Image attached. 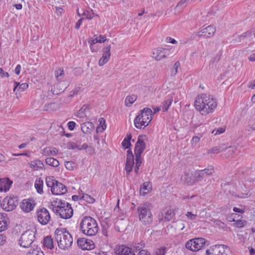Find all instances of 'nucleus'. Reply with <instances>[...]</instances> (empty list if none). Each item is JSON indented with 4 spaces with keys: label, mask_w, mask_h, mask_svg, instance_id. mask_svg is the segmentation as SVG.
Instances as JSON below:
<instances>
[{
    "label": "nucleus",
    "mask_w": 255,
    "mask_h": 255,
    "mask_svg": "<svg viewBox=\"0 0 255 255\" xmlns=\"http://www.w3.org/2000/svg\"><path fill=\"white\" fill-rule=\"evenodd\" d=\"M195 107L202 115H207L211 113L217 106L216 99L213 96L207 94H202L196 99Z\"/></svg>",
    "instance_id": "1"
},
{
    "label": "nucleus",
    "mask_w": 255,
    "mask_h": 255,
    "mask_svg": "<svg viewBox=\"0 0 255 255\" xmlns=\"http://www.w3.org/2000/svg\"><path fill=\"white\" fill-rule=\"evenodd\" d=\"M80 227L81 231L88 236H95L99 231L97 221L90 216H85L82 219Z\"/></svg>",
    "instance_id": "2"
},
{
    "label": "nucleus",
    "mask_w": 255,
    "mask_h": 255,
    "mask_svg": "<svg viewBox=\"0 0 255 255\" xmlns=\"http://www.w3.org/2000/svg\"><path fill=\"white\" fill-rule=\"evenodd\" d=\"M55 240L59 248L66 250L70 248L73 243V238L65 228L57 229L55 231Z\"/></svg>",
    "instance_id": "3"
},
{
    "label": "nucleus",
    "mask_w": 255,
    "mask_h": 255,
    "mask_svg": "<svg viewBox=\"0 0 255 255\" xmlns=\"http://www.w3.org/2000/svg\"><path fill=\"white\" fill-rule=\"evenodd\" d=\"M153 112L148 108H145L140 111V113L134 120V126L138 129L144 128L151 122L152 119Z\"/></svg>",
    "instance_id": "4"
},
{
    "label": "nucleus",
    "mask_w": 255,
    "mask_h": 255,
    "mask_svg": "<svg viewBox=\"0 0 255 255\" xmlns=\"http://www.w3.org/2000/svg\"><path fill=\"white\" fill-rule=\"evenodd\" d=\"M146 137L145 135H139L138 137L137 141L135 145L134 154L135 156V163L134 167L135 173L137 174L139 168L142 163L141 154L142 153L146 147V144L144 142V138Z\"/></svg>",
    "instance_id": "5"
},
{
    "label": "nucleus",
    "mask_w": 255,
    "mask_h": 255,
    "mask_svg": "<svg viewBox=\"0 0 255 255\" xmlns=\"http://www.w3.org/2000/svg\"><path fill=\"white\" fill-rule=\"evenodd\" d=\"M35 229L27 230L22 234L19 240V245L23 248H28L35 239Z\"/></svg>",
    "instance_id": "6"
},
{
    "label": "nucleus",
    "mask_w": 255,
    "mask_h": 255,
    "mask_svg": "<svg viewBox=\"0 0 255 255\" xmlns=\"http://www.w3.org/2000/svg\"><path fill=\"white\" fill-rule=\"evenodd\" d=\"M140 221L144 224L147 225L152 221L151 213L146 204L140 205L137 209Z\"/></svg>",
    "instance_id": "7"
},
{
    "label": "nucleus",
    "mask_w": 255,
    "mask_h": 255,
    "mask_svg": "<svg viewBox=\"0 0 255 255\" xmlns=\"http://www.w3.org/2000/svg\"><path fill=\"white\" fill-rule=\"evenodd\" d=\"M36 217L38 222L42 225L48 224L51 219L49 211L44 207L37 210Z\"/></svg>",
    "instance_id": "8"
},
{
    "label": "nucleus",
    "mask_w": 255,
    "mask_h": 255,
    "mask_svg": "<svg viewBox=\"0 0 255 255\" xmlns=\"http://www.w3.org/2000/svg\"><path fill=\"white\" fill-rule=\"evenodd\" d=\"M214 172V168L212 165L208 166L206 168L202 170H197L194 173V177L196 181H201L208 176L212 175Z\"/></svg>",
    "instance_id": "9"
},
{
    "label": "nucleus",
    "mask_w": 255,
    "mask_h": 255,
    "mask_svg": "<svg viewBox=\"0 0 255 255\" xmlns=\"http://www.w3.org/2000/svg\"><path fill=\"white\" fill-rule=\"evenodd\" d=\"M73 210L69 203L62 208L59 209L57 213H55L56 215H59L60 217L64 219H70L73 215Z\"/></svg>",
    "instance_id": "10"
},
{
    "label": "nucleus",
    "mask_w": 255,
    "mask_h": 255,
    "mask_svg": "<svg viewBox=\"0 0 255 255\" xmlns=\"http://www.w3.org/2000/svg\"><path fill=\"white\" fill-rule=\"evenodd\" d=\"M170 55V50L168 49L157 48L153 50L152 57L157 61H160Z\"/></svg>",
    "instance_id": "11"
},
{
    "label": "nucleus",
    "mask_w": 255,
    "mask_h": 255,
    "mask_svg": "<svg viewBox=\"0 0 255 255\" xmlns=\"http://www.w3.org/2000/svg\"><path fill=\"white\" fill-rule=\"evenodd\" d=\"M77 244L83 250H91L95 248L93 241L85 238L78 239Z\"/></svg>",
    "instance_id": "12"
},
{
    "label": "nucleus",
    "mask_w": 255,
    "mask_h": 255,
    "mask_svg": "<svg viewBox=\"0 0 255 255\" xmlns=\"http://www.w3.org/2000/svg\"><path fill=\"white\" fill-rule=\"evenodd\" d=\"M134 164V155L131 150L129 149L127 151L125 164V170L127 174H129L132 170Z\"/></svg>",
    "instance_id": "13"
},
{
    "label": "nucleus",
    "mask_w": 255,
    "mask_h": 255,
    "mask_svg": "<svg viewBox=\"0 0 255 255\" xmlns=\"http://www.w3.org/2000/svg\"><path fill=\"white\" fill-rule=\"evenodd\" d=\"M35 206L34 201L30 199H23L20 204V207L21 210L26 213H28L32 211Z\"/></svg>",
    "instance_id": "14"
},
{
    "label": "nucleus",
    "mask_w": 255,
    "mask_h": 255,
    "mask_svg": "<svg viewBox=\"0 0 255 255\" xmlns=\"http://www.w3.org/2000/svg\"><path fill=\"white\" fill-rule=\"evenodd\" d=\"M175 214L173 210L170 208H165L163 210L159 215V221H170L174 216Z\"/></svg>",
    "instance_id": "15"
},
{
    "label": "nucleus",
    "mask_w": 255,
    "mask_h": 255,
    "mask_svg": "<svg viewBox=\"0 0 255 255\" xmlns=\"http://www.w3.org/2000/svg\"><path fill=\"white\" fill-rule=\"evenodd\" d=\"M111 45H109L105 46L102 50L103 54L102 57L99 61V65L100 66H103L106 64L110 59L111 56Z\"/></svg>",
    "instance_id": "16"
},
{
    "label": "nucleus",
    "mask_w": 255,
    "mask_h": 255,
    "mask_svg": "<svg viewBox=\"0 0 255 255\" xmlns=\"http://www.w3.org/2000/svg\"><path fill=\"white\" fill-rule=\"evenodd\" d=\"M117 255H135L130 248L125 245H119L115 249Z\"/></svg>",
    "instance_id": "17"
},
{
    "label": "nucleus",
    "mask_w": 255,
    "mask_h": 255,
    "mask_svg": "<svg viewBox=\"0 0 255 255\" xmlns=\"http://www.w3.org/2000/svg\"><path fill=\"white\" fill-rule=\"evenodd\" d=\"M215 32L216 28L212 25H209L199 31L197 33V35L199 37L203 36L207 37H210L214 35Z\"/></svg>",
    "instance_id": "18"
},
{
    "label": "nucleus",
    "mask_w": 255,
    "mask_h": 255,
    "mask_svg": "<svg viewBox=\"0 0 255 255\" xmlns=\"http://www.w3.org/2000/svg\"><path fill=\"white\" fill-rule=\"evenodd\" d=\"M193 246L194 251H197L204 248L205 246L209 245V242L206 241L204 238H198L193 239Z\"/></svg>",
    "instance_id": "19"
},
{
    "label": "nucleus",
    "mask_w": 255,
    "mask_h": 255,
    "mask_svg": "<svg viewBox=\"0 0 255 255\" xmlns=\"http://www.w3.org/2000/svg\"><path fill=\"white\" fill-rule=\"evenodd\" d=\"M51 191L53 194L62 195L67 192V189L65 185L57 181Z\"/></svg>",
    "instance_id": "20"
},
{
    "label": "nucleus",
    "mask_w": 255,
    "mask_h": 255,
    "mask_svg": "<svg viewBox=\"0 0 255 255\" xmlns=\"http://www.w3.org/2000/svg\"><path fill=\"white\" fill-rule=\"evenodd\" d=\"M67 203L60 199L57 198L51 202V207L53 212L55 213L58 212L59 209L65 207Z\"/></svg>",
    "instance_id": "21"
},
{
    "label": "nucleus",
    "mask_w": 255,
    "mask_h": 255,
    "mask_svg": "<svg viewBox=\"0 0 255 255\" xmlns=\"http://www.w3.org/2000/svg\"><path fill=\"white\" fill-rule=\"evenodd\" d=\"M3 202L7 203V211H11L14 210L17 204L16 197H6L3 199Z\"/></svg>",
    "instance_id": "22"
},
{
    "label": "nucleus",
    "mask_w": 255,
    "mask_h": 255,
    "mask_svg": "<svg viewBox=\"0 0 255 255\" xmlns=\"http://www.w3.org/2000/svg\"><path fill=\"white\" fill-rule=\"evenodd\" d=\"M12 183L8 178L0 179V191L6 192L9 190V188Z\"/></svg>",
    "instance_id": "23"
},
{
    "label": "nucleus",
    "mask_w": 255,
    "mask_h": 255,
    "mask_svg": "<svg viewBox=\"0 0 255 255\" xmlns=\"http://www.w3.org/2000/svg\"><path fill=\"white\" fill-rule=\"evenodd\" d=\"M182 180L188 185H191L196 181V179L194 177V174H192L189 172L184 173V175L182 177Z\"/></svg>",
    "instance_id": "24"
},
{
    "label": "nucleus",
    "mask_w": 255,
    "mask_h": 255,
    "mask_svg": "<svg viewBox=\"0 0 255 255\" xmlns=\"http://www.w3.org/2000/svg\"><path fill=\"white\" fill-rule=\"evenodd\" d=\"M6 214L0 213V232L5 231L7 227Z\"/></svg>",
    "instance_id": "25"
},
{
    "label": "nucleus",
    "mask_w": 255,
    "mask_h": 255,
    "mask_svg": "<svg viewBox=\"0 0 255 255\" xmlns=\"http://www.w3.org/2000/svg\"><path fill=\"white\" fill-rule=\"evenodd\" d=\"M67 87L66 85H63L62 83L58 82L54 85V88L52 89L51 91L54 95H58L63 92Z\"/></svg>",
    "instance_id": "26"
},
{
    "label": "nucleus",
    "mask_w": 255,
    "mask_h": 255,
    "mask_svg": "<svg viewBox=\"0 0 255 255\" xmlns=\"http://www.w3.org/2000/svg\"><path fill=\"white\" fill-rule=\"evenodd\" d=\"M127 225V221L124 218H121L116 221L115 228L119 232H123L126 229Z\"/></svg>",
    "instance_id": "27"
},
{
    "label": "nucleus",
    "mask_w": 255,
    "mask_h": 255,
    "mask_svg": "<svg viewBox=\"0 0 255 255\" xmlns=\"http://www.w3.org/2000/svg\"><path fill=\"white\" fill-rule=\"evenodd\" d=\"M173 101L172 97L171 95H168L162 103L161 106L162 112H165L168 111L170 106Z\"/></svg>",
    "instance_id": "28"
},
{
    "label": "nucleus",
    "mask_w": 255,
    "mask_h": 255,
    "mask_svg": "<svg viewBox=\"0 0 255 255\" xmlns=\"http://www.w3.org/2000/svg\"><path fill=\"white\" fill-rule=\"evenodd\" d=\"M94 128V125L91 122H86L81 125V130L83 133L88 134L91 133Z\"/></svg>",
    "instance_id": "29"
},
{
    "label": "nucleus",
    "mask_w": 255,
    "mask_h": 255,
    "mask_svg": "<svg viewBox=\"0 0 255 255\" xmlns=\"http://www.w3.org/2000/svg\"><path fill=\"white\" fill-rule=\"evenodd\" d=\"M60 108L59 104L56 103H51L46 104L44 107V111L53 112L58 110Z\"/></svg>",
    "instance_id": "30"
},
{
    "label": "nucleus",
    "mask_w": 255,
    "mask_h": 255,
    "mask_svg": "<svg viewBox=\"0 0 255 255\" xmlns=\"http://www.w3.org/2000/svg\"><path fill=\"white\" fill-rule=\"evenodd\" d=\"M41 153L45 156H49L50 155H56L58 153V150L55 147H46L42 150Z\"/></svg>",
    "instance_id": "31"
},
{
    "label": "nucleus",
    "mask_w": 255,
    "mask_h": 255,
    "mask_svg": "<svg viewBox=\"0 0 255 255\" xmlns=\"http://www.w3.org/2000/svg\"><path fill=\"white\" fill-rule=\"evenodd\" d=\"M171 227L174 228L175 231H182L185 228L184 221L178 220L174 222L171 225Z\"/></svg>",
    "instance_id": "32"
},
{
    "label": "nucleus",
    "mask_w": 255,
    "mask_h": 255,
    "mask_svg": "<svg viewBox=\"0 0 255 255\" xmlns=\"http://www.w3.org/2000/svg\"><path fill=\"white\" fill-rule=\"evenodd\" d=\"M44 247L48 249H52L53 248V241L51 236H47L45 237L43 241Z\"/></svg>",
    "instance_id": "33"
},
{
    "label": "nucleus",
    "mask_w": 255,
    "mask_h": 255,
    "mask_svg": "<svg viewBox=\"0 0 255 255\" xmlns=\"http://www.w3.org/2000/svg\"><path fill=\"white\" fill-rule=\"evenodd\" d=\"M57 181L53 176L47 177L46 178V184L48 187L51 188V189H53Z\"/></svg>",
    "instance_id": "34"
},
{
    "label": "nucleus",
    "mask_w": 255,
    "mask_h": 255,
    "mask_svg": "<svg viewBox=\"0 0 255 255\" xmlns=\"http://www.w3.org/2000/svg\"><path fill=\"white\" fill-rule=\"evenodd\" d=\"M29 165L31 167L37 168L39 169H42L44 166L42 162L38 159L31 161L29 163Z\"/></svg>",
    "instance_id": "35"
},
{
    "label": "nucleus",
    "mask_w": 255,
    "mask_h": 255,
    "mask_svg": "<svg viewBox=\"0 0 255 255\" xmlns=\"http://www.w3.org/2000/svg\"><path fill=\"white\" fill-rule=\"evenodd\" d=\"M100 125L97 128V132H103L106 128V120L103 118L99 119Z\"/></svg>",
    "instance_id": "36"
},
{
    "label": "nucleus",
    "mask_w": 255,
    "mask_h": 255,
    "mask_svg": "<svg viewBox=\"0 0 255 255\" xmlns=\"http://www.w3.org/2000/svg\"><path fill=\"white\" fill-rule=\"evenodd\" d=\"M45 162L47 164L53 167H57L59 165V161L55 158L49 157L45 159Z\"/></svg>",
    "instance_id": "37"
},
{
    "label": "nucleus",
    "mask_w": 255,
    "mask_h": 255,
    "mask_svg": "<svg viewBox=\"0 0 255 255\" xmlns=\"http://www.w3.org/2000/svg\"><path fill=\"white\" fill-rule=\"evenodd\" d=\"M89 109V106L87 105H84L83 107L79 110L76 116L79 118H83L85 116V112L86 111Z\"/></svg>",
    "instance_id": "38"
},
{
    "label": "nucleus",
    "mask_w": 255,
    "mask_h": 255,
    "mask_svg": "<svg viewBox=\"0 0 255 255\" xmlns=\"http://www.w3.org/2000/svg\"><path fill=\"white\" fill-rule=\"evenodd\" d=\"M131 138V134H127V136L125 138L123 141L122 144V145L125 147V149H128L131 146L130 140Z\"/></svg>",
    "instance_id": "39"
},
{
    "label": "nucleus",
    "mask_w": 255,
    "mask_h": 255,
    "mask_svg": "<svg viewBox=\"0 0 255 255\" xmlns=\"http://www.w3.org/2000/svg\"><path fill=\"white\" fill-rule=\"evenodd\" d=\"M136 100V96L134 95L127 97L125 100V105L127 107H130Z\"/></svg>",
    "instance_id": "40"
},
{
    "label": "nucleus",
    "mask_w": 255,
    "mask_h": 255,
    "mask_svg": "<svg viewBox=\"0 0 255 255\" xmlns=\"http://www.w3.org/2000/svg\"><path fill=\"white\" fill-rule=\"evenodd\" d=\"M55 77L57 81H60L64 76V72L63 68H59L55 71Z\"/></svg>",
    "instance_id": "41"
},
{
    "label": "nucleus",
    "mask_w": 255,
    "mask_h": 255,
    "mask_svg": "<svg viewBox=\"0 0 255 255\" xmlns=\"http://www.w3.org/2000/svg\"><path fill=\"white\" fill-rule=\"evenodd\" d=\"M43 182L42 180L36 181L35 183V187L36 189L37 192L39 194L43 193Z\"/></svg>",
    "instance_id": "42"
},
{
    "label": "nucleus",
    "mask_w": 255,
    "mask_h": 255,
    "mask_svg": "<svg viewBox=\"0 0 255 255\" xmlns=\"http://www.w3.org/2000/svg\"><path fill=\"white\" fill-rule=\"evenodd\" d=\"M251 35H252V32L250 31H247L240 35H238L237 36L238 39H236L235 40L238 42H241L242 39L245 38L247 37L250 36Z\"/></svg>",
    "instance_id": "43"
},
{
    "label": "nucleus",
    "mask_w": 255,
    "mask_h": 255,
    "mask_svg": "<svg viewBox=\"0 0 255 255\" xmlns=\"http://www.w3.org/2000/svg\"><path fill=\"white\" fill-rule=\"evenodd\" d=\"M247 223V222L245 220L240 219L237 220L234 224V226L237 228H242L244 227Z\"/></svg>",
    "instance_id": "44"
},
{
    "label": "nucleus",
    "mask_w": 255,
    "mask_h": 255,
    "mask_svg": "<svg viewBox=\"0 0 255 255\" xmlns=\"http://www.w3.org/2000/svg\"><path fill=\"white\" fill-rule=\"evenodd\" d=\"M150 189L149 183L144 182L142 184V186L140 189V190H142L143 194H146L149 191Z\"/></svg>",
    "instance_id": "45"
},
{
    "label": "nucleus",
    "mask_w": 255,
    "mask_h": 255,
    "mask_svg": "<svg viewBox=\"0 0 255 255\" xmlns=\"http://www.w3.org/2000/svg\"><path fill=\"white\" fill-rule=\"evenodd\" d=\"M82 198L83 200L89 203H92L95 201L94 198L87 194H83Z\"/></svg>",
    "instance_id": "46"
},
{
    "label": "nucleus",
    "mask_w": 255,
    "mask_h": 255,
    "mask_svg": "<svg viewBox=\"0 0 255 255\" xmlns=\"http://www.w3.org/2000/svg\"><path fill=\"white\" fill-rule=\"evenodd\" d=\"M194 243H193V239L190 240L185 244V247L188 250H189L191 251L192 252H196V251H194L193 250L194 246H193Z\"/></svg>",
    "instance_id": "47"
},
{
    "label": "nucleus",
    "mask_w": 255,
    "mask_h": 255,
    "mask_svg": "<svg viewBox=\"0 0 255 255\" xmlns=\"http://www.w3.org/2000/svg\"><path fill=\"white\" fill-rule=\"evenodd\" d=\"M26 255H44L43 253L41 251H39L37 250H30L27 253Z\"/></svg>",
    "instance_id": "48"
},
{
    "label": "nucleus",
    "mask_w": 255,
    "mask_h": 255,
    "mask_svg": "<svg viewBox=\"0 0 255 255\" xmlns=\"http://www.w3.org/2000/svg\"><path fill=\"white\" fill-rule=\"evenodd\" d=\"M74 163L71 161H66L65 163V166L66 169L69 170H72L73 169Z\"/></svg>",
    "instance_id": "49"
},
{
    "label": "nucleus",
    "mask_w": 255,
    "mask_h": 255,
    "mask_svg": "<svg viewBox=\"0 0 255 255\" xmlns=\"http://www.w3.org/2000/svg\"><path fill=\"white\" fill-rule=\"evenodd\" d=\"M68 148L71 149H78L79 150L80 145L74 143V142H70L68 145Z\"/></svg>",
    "instance_id": "50"
},
{
    "label": "nucleus",
    "mask_w": 255,
    "mask_h": 255,
    "mask_svg": "<svg viewBox=\"0 0 255 255\" xmlns=\"http://www.w3.org/2000/svg\"><path fill=\"white\" fill-rule=\"evenodd\" d=\"M220 152V148H218L217 146L214 147L208 150L207 153L208 154H214V153H218Z\"/></svg>",
    "instance_id": "51"
},
{
    "label": "nucleus",
    "mask_w": 255,
    "mask_h": 255,
    "mask_svg": "<svg viewBox=\"0 0 255 255\" xmlns=\"http://www.w3.org/2000/svg\"><path fill=\"white\" fill-rule=\"evenodd\" d=\"M225 131V128H221L216 130L214 129L212 131V133H214L215 135L219 134L224 132Z\"/></svg>",
    "instance_id": "52"
},
{
    "label": "nucleus",
    "mask_w": 255,
    "mask_h": 255,
    "mask_svg": "<svg viewBox=\"0 0 255 255\" xmlns=\"http://www.w3.org/2000/svg\"><path fill=\"white\" fill-rule=\"evenodd\" d=\"M186 216L188 218V219L191 220H194L196 219L197 216L196 214H193L191 212H187Z\"/></svg>",
    "instance_id": "53"
},
{
    "label": "nucleus",
    "mask_w": 255,
    "mask_h": 255,
    "mask_svg": "<svg viewBox=\"0 0 255 255\" xmlns=\"http://www.w3.org/2000/svg\"><path fill=\"white\" fill-rule=\"evenodd\" d=\"M180 63L179 62H176L174 64L173 69H172V73H174V74L175 75L178 72V68L180 66Z\"/></svg>",
    "instance_id": "54"
},
{
    "label": "nucleus",
    "mask_w": 255,
    "mask_h": 255,
    "mask_svg": "<svg viewBox=\"0 0 255 255\" xmlns=\"http://www.w3.org/2000/svg\"><path fill=\"white\" fill-rule=\"evenodd\" d=\"M28 87V85L27 83H22L19 85L18 91H20V92L23 91L24 90L26 89Z\"/></svg>",
    "instance_id": "55"
},
{
    "label": "nucleus",
    "mask_w": 255,
    "mask_h": 255,
    "mask_svg": "<svg viewBox=\"0 0 255 255\" xmlns=\"http://www.w3.org/2000/svg\"><path fill=\"white\" fill-rule=\"evenodd\" d=\"M240 217L239 214L236 213H233L231 215V216L229 217V221L230 222H235L236 220H235V218L236 217Z\"/></svg>",
    "instance_id": "56"
},
{
    "label": "nucleus",
    "mask_w": 255,
    "mask_h": 255,
    "mask_svg": "<svg viewBox=\"0 0 255 255\" xmlns=\"http://www.w3.org/2000/svg\"><path fill=\"white\" fill-rule=\"evenodd\" d=\"M68 127L70 130H73L75 127L76 123L74 122L70 121L68 123Z\"/></svg>",
    "instance_id": "57"
},
{
    "label": "nucleus",
    "mask_w": 255,
    "mask_h": 255,
    "mask_svg": "<svg viewBox=\"0 0 255 255\" xmlns=\"http://www.w3.org/2000/svg\"><path fill=\"white\" fill-rule=\"evenodd\" d=\"M88 42H89V44H90V45L92 46L93 45L95 44V43L99 42L98 38V37H96L95 38H91L90 39H89Z\"/></svg>",
    "instance_id": "58"
},
{
    "label": "nucleus",
    "mask_w": 255,
    "mask_h": 255,
    "mask_svg": "<svg viewBox=\"0 0 255 255\" xmlns=\"http://www.w3.org/2000/svg\"><path fill=\"white\" fill-rule=\"evenodd\" d=\"M6 239L5 236L0 234V246L3 245L5 243Z\"/></svg>",
    "instance_id": "59"
},
{
    "label": "nucleus",
    "mask_w": 255,
    "mask_h": 255,
    "mask_svg": "<svg viewBox=\"0 0 255 255\" xmlns=\"http://www.w3.org/2000/svg\"><path fill=\"white\" fill-rule=\"evenodd\" d=\"M144 244L142 242L137 243L135 244L134 247L135 248L136 250H140L142 248L144 247Z\"/></svg>",
    "instance_id": "60"
},
{
    "label": "nucleus",
    "mask_w": 255,
    "mask_h": 255,
    "mask_svg": "<svg viewBox=\"0 0 255 255\" xmlns=\"http://www.w3.org/2000/svg\"><path fill=\"white\" fill-rule=\"evenodd\" d=\"M138 255H150V253L149 252H148L147 250H141L139 252Z\"/></svg>",
    "instance_id": "61"
},
{
    "label": "nucleus",
    "mask_w": 255,
    "mask_h": 255,
    "mask_svg": "<svg viewBox=\"0 0 255 255\" xmlns=\"http://www.w3.org/2000/svg\"><path fill=\"white\" fill-rule=\"evenodd\" d=\"M200 140V138L197 136H195L192 138L191 143L192 144H196Z\"/></svg>",
    "instance_id": "62"
},
{
    "label": "nucleus",
    "mask_w": 255,
    "mask_h": 255,
    "mask_svg": "<svg viewBox=\"0 0 255 255\" xmlns=\"http://www.w3.org/2000/svg\"><path fill=\"white\" fill-rule=\"evenodd\" d=\"M83 15L89 19H91L93 17V13L92 12H87V13L84 12Z\"/></svg>",
    "instance_id": "63"
},
{
    "label": "nucleus",
    "mask_w": 255,
    "mask_h": 255,
    "mask_svg": "<svg viewBox=\"0 0 255 255\" xmlns=\"http://www.w3.org/2000/svg\"><path fill=\"white\" fill-rule=\"evenodd\" d=\"M165 249L161 248L158 250V251L156 253V255H165Z\"/></svg>",
    "instance_id": "64"
}]
</instances>
